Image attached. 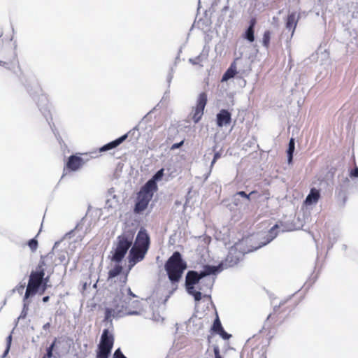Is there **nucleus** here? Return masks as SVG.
<instances>
[{
    "label": "nucleus",
    "mask_w": 358,
    "mask_h": 358,
    "mask_svg": "<svg viewBox=\"0 0 358 358\" xmlns=\"http://www.w3.org/2000/svg\"><path fill=\"white\" fill-rule=\"evenodd\" d=\"M35 89L36 92H39L41 91V88L37 84L35 85Z\"/></svg>",
    "instance_id": "de8ad7c7"
},
{
    "label": "nucleus",
    "mask_w": 358,
    "mask_h": 358,
    "mask_svg": "<svg viewBox=\"0 0 358 358\" xmlns=\"http://www.w3.org/2000/svg\"><path fill=\"white\" fill-rule=\"evenodd\" d=\"M278 224L273 226L268 232L266 236L264 238L265 241L262 242L260 245L255 247L254 249L243 250L245 241L236 243L233 247L229 249L227 258L223 264V269L228 267H231L237 264L241 260L245 253L256 250L257 249L268 244L273 241L277 236Z\"/></svg>",
    "instance_id": "7ed1b4c3"
},
{
    "label": "nucleus",
    "mask_w": 358,
    "mask_h": 358,
    "mask_svg": "<svg viewBox=\"0 0 358 358\" xmlns=\"http://www.w3.org/2000/svg\"><path fill=\"white\" fill-rule=\"evenodd\" d=\"M350 176L358 178V168L357 167H355L353 170L351 171Z\"/></svg>",
    "instance_id": "4c0bfd02"
},
{
    "label": "nucleus",
    "mask_w": 358,
    "mask_h": 358,
    "mask_svg": "<svg viewBox=\"0 0 358 358\" xmlns=\"http://www.w3.org/2000/svg\"><path fill=\"white\" fill-rule=\"evenodd\" d=\"M122 285L110 306L106 308L105 320H110L113 317H122L124 315H138L141 310V302L138 299L132 301L133 298H137L131 289L125 286L127 275L121 277Z\"/></svg>",
    "instance_id": "f03ea898"
},
{
    "label": "nucleus",
    "mask_w": 358,
    "mask_h": 358,
    "mask_svg": "<svg viewBox=\"0 0 358 358\" xmlns=\"http://www.w3.org/2000/svg\"><path fill=\"white\" fill-rule=\"evenodd\" d=\"M231 120V113L227 110L222 109L217 115V124L220 127L229 124Z\"/></svg>",
    "instance_id": "4468645a"
},
{
    "label": "nucleus",
    "mask_w": 358,
    "mask_h": 358,
    "mask_svg": "<svg viewBox=\"0 0 358 358\" xmlns=\"http://www.w3.org/2000/svg\"><path fill=\"white\" fill-rule=\"evenodd\" d=\"M217 160H215V159H213L212 162H211V164H210V169H212V167L213 166V165L215 164V163L216 162Z\"/></svg>",
    "instance_id": "09e8293b"
},
{
    "label": "nucleus",
    "mask_w": 358,
    "mask_h": 358,
    "mask_svg": "<svg viewBox=\"0 0 358 358\" xmlns=\"http://www.w3.org/2000/svg\"><path fill=\"white\" fill-rule=\"evenodd\" d=\"M27 315V311H25V310H22V312H21V313H20V316L18 317V318H17V319H18V320L24 319V318H25V317H26Z\"/></svg>",
    "instance_id": "79ce46f5"
},
{
    "label": "nucleus",
    "mask_w": 358,
    "mask_h": 358,
    "mask_svg": "<svg viewBox=\"0 0 358 358\" xmlns=\"http://www.w3.org/2000/svg\"><path fill=\"white\" fill-rule=\"evenodd\" d=\"M257 23V21H256V19L255 18H252L250 20V25H249V28H252L255 29V24Z\"/></svg>",
    "instance_id": "58836bf2"
},
{
    "label": "nucleus",
    "mask_w": 358,
    "mask_h": 358,
    "mask_svg": "<svg viewBox=\"0 0 358 358\" xmlns=\"http://www.w3.org/2000/svg\"><path fill=\"white\" fill-rule=\"evenodd\" d=\"M236 206H238L241 204L240 198L238 197V200H237V203H234Z\"/></svg>",
    "instance_id": "864d4df0"
},
{
    "label": "nucleus",
    "mask_w": 358,
    "mask_h": 358,
    "mask_svg": "<svg viewBox=\"0 0 358 358\" xmlns=\"http://www.w3.org/2000/svg\"><path fill=\"white\" fill-rule=\"evenodd\" d=\"M207 58V55L201 53L195 58H190L189 62L193 65H200L202 66L201 63L206 60Z\"/></svg>",
    "instance_id": "4be33fe9"
},
{
    "label": "nucleus",
    "mask_w": 358,
    "mask_h": 358,
    "mask_svg": "<svg viewBox=\"0 0 358 358\" xmlns=\"http://www.w3.org/2000/svg\"><path fill=\"white\" fill-rule=\"evenodd\" d=\"M50 322H47V323H45V324L43 326V329L44 330H46V329H49V328H50Z\"/></svg>",
    "instance_id": "a18cd8bd"
},
{
    "label": "nucleus",
    "mask_w": 358,
    "mask_h": 358,
    "mask_svg": "<svg viewBox=\"0 0 358 358\" xmlns=\"http://www.w3.org/2000/svg\"><path fill=\"white\" fill-rule=\"evenodd\" d=\"M270 40H271V32H270V31H266L264 33L263 38H262V44L265 48H268L269 43H270Z\"/></svg>",
    "instance_id": "bb28decb"
},
{
    "label": "nucleus",
    "mask_w": 358,
    "mask_h": 358,
    "mask_svg": "<svg viewBox=\"0 0 358 358\" xmlns=\"http://www.w3.org/2000/svg\"><path fill=\"white\" fill-rule=\"evenodd\" d=\"M220 156H221V154L219 152H217L215 153L213 159H215V160H217L220 157Z\"/></svg>",
    "instance_id": "c03bdc74"
},
{
    "label": "nucleus",
    "mask_w": 358,
    "mask_h": 358,
    "mask_svg": "<svg viewBox=\"0 0 358 358\" xmlns=\"http://www.w3.org/2000/svg\"><path fill=\"white\" fill-rule=\"evenodd\" d=\"M6 64V62H3V61H1V60H0V65H1V66H5Z\"/></svg>",
    "instance_id": "603ef678"
},
{
    "label": "nucleus",
    "mask_w": 358,
    "mask_h": 358,
    "mask_svg": "<svg viewBox=\"0 0 358 358\" xmlns=\"http://www.w3.org/2000/svg\"><path fill=\"white\" fill-rule=\"evenodd\" d=\"M223 271V264L217 266L205 265L199 271H189L185 277V287L187 292L192 295L196 301H199L202 297H210V290L215 282V277Z\"/></svg>",
    "instance_id": "f257e3e1"
},
{
    "label": "nucleus",
    "mask_w": 358,
    "mask_h": 358,
    "mask_svg": "<svg viewBox=\"0 0 358 358\" xmlns=\"http://www.w3.org/2000/svg\"><path fill=\"white\" fill-rule=\"evenodd\" d=\"M28 245L29 247L30 248L31 250V251H35L36 249H37V247H38V242L36 239L33 238V239H31L29 242H28Z\"/></svg>",
    "instance_id": "c756f323"
},
{
    "label": "nucleus",
    "mask_w": 358,
    "mask_h": 358,
    "mask_svg": "<svg viewBox=\"0 0 358 358\" xmlns=\"http://www.w3.org/2000/svg\"><path fill=\"white\" fill-rule=\"evenodd\" d=\"M228 9H229V6H224V7L223 8V9H222V11H226V10H227Z\"/></svg>",
    "instance_id": "3c124183"
},
{
    "label": "nucleus",
    "mask_w": 358,
    "mask_h": 358,
    "mask_svg": "<svg viewBox=\"0 0 358 358\" xmlns=\"http://www.w3.org/2000/svg\"><path fill=\"white\" fill-rule=\"evenodd\" d=\"M255 29L252 28H249L246 29L245 34H244V38L248 41L249 42L252 43L255 41Z\"/></svg>",
    "instance_id": "b1692460"
},
{
    "label": "nucleus",
    "mask_w": 358,
    "mask_h": 358,
    "mask_svg": "<svg viewBox=\"0 0 358 358\" xmlns=\"http://www.w3.org/2000/svg\"><path fill=\"white\" fill-rule=\"evenodd\" d=\"M157 189V183L150 179L145 184L143 187H142L140 192H142L145 194H150V195L152 196L154 192L156 191Z\"/></svg>",
    "instance_id": "aec40b11"
},
{
    "label": "nucleus",
    "mask_w": 358,
    "mask_h": 358,
    "mask_svg": "<svg viewBox=\"0 0 358 358\" xmlns=\"http://www.w3.org/2000/svg\"><path fill=\"white\" fill-rule=\"evenodd\" d=\"M127 138V134H124L121 137L117 138L116 140L111 141L100 148V152H105L113 148H116L119 145H120L123 141H124Z\"/></svg>",
    "instance_id": "a211bd4d"
},
{
    "label": "nucleus",
    "mask_w": 358,
    "mask_h": 358,
    "mask_svg": "<svg viewBox=\"0 0 358 358\" xmlns=\"http://www.w3.org/2000/svg\"><path fill=\"white\" fill-rule=\"evenodd\" d=\"M134 247L148 250L150 246V236L144 228H141L137 234Z\"/></svg>",
    "instance_id": "6e6552de"
},
{
    "label": "nucleus",
    "mask_w": 358,
    "mask_h": 358,
    "mask_svg": "<svg viewBox=\"0 0 358 358\" xmlns=\"http://www.w3.org/2000/svg\"><path fill=\"white\" fill-rule=\"evenodd\" d=\"M183 144V141H180V143H174L171 145V150H176L179 148Z\"/></svg>",
    "instance_id": "c9c22d12"
},
{
    "label": "nucleus",
    "mask_w": 358,
    "mask_h": 358,
    "mask_svg": "<svg viewBox=\"0 0 358 358\" xmlns=\"http://www.w3.org/2000/svg\"><path fill=\"white\" fill-rule=\"evenodd\" d=\"M150 194L139 192L137 196V201L135 205L134 211L139 213L146 209L150 201L152 199Z\"/></svg>",
    "instance_id": "1a4fd4ad"
},
{
    "label": "nucleus",
    "mask_w": 358,
    "mask_h": 358,
    "mask_svg": "<svg viewBox=\"0 0 358 358\" xmlns=\"http://www.w3.org/2000/svg\"><path fill=\"white\" fill-rule=\"evenodd\" d=\"M212 329L217 334H219L220 332L224 333V329L218 317L215 320Z\"/></svg>",
    "instance_id": "a878e982"
},
{
    "label": "nucleus",
    "mask_w": 358,
    "mask_h": 358,
    "mask_svg": "<svg viewBox=\"0 0 358 358\" xmlns=\"http://www.w3.org/2000/svg\"><path fill=\"white\" fill-rule=\"evenodd\" d=\"M320 198V190L315 187L311 188L309 194L307 195V196L304 201V204L307 206L315 205L317 203Z\"/></svg>",
    "instance_id": "f8f14e48"
},
{
    "label": "nucleus",
    "mask_w": 358,
    "mask_h": 358,
    "mask_svg": "<svg viewBox=\"0 0 358 358\" xmlns=\"http://www.w3.org/2000/svg\"><path fill=\"white\" fill-rule=\"evenodd\" d=\"M37 104L39 109L43 113V115L48 120V115L49 114V110H47L48 105V100L47 96L44 94L39 95Z\"/></svg>",
    "instance_id": "f3484780"
},
{
    "label": "nucleus",
    "mask_w": 358,
    "mask_h": 358,
    "mask_svg": "<svg viewBox=\"0 0 358 358\" xmlns=\"http://www.w3.org/2000/svg\"><path fill=\"white\" fill-rule=\"evenodd\" d=\"M299 17V14L296 12L291 13L287 17L285 27L287 29L291 31L292 35L295 31Z\"/></svg>",
    "instance_id": "ddd939ff"
},
{
    "label": "nucleus",
    "mask_w": 358,
    "mask_h": 358,
    "mask_svg": "<svg viewBox=\"0 0 358 358\" xmlns=\"http://www.w3.org/2000/svg\"><path fill=\"white\" fill-rule=\"evenodd\" d=\"M246 196V193L243 191H240L236 193L233 196V203H237V200H238V197L244 198Z\"/></svg>",
    "instance_id": "c85d7f7f"
},
{
    "label": "nucleus",
    "mask_w": 358,
    "mask_h": 358,
    "mask_svg": "<svg viewBox=\"0 0 358 358\" xmlns=\"http://www.w3.org/2000/svg\"><path fill=\"white\" fill-rule=\"evenodd\" d=\"M135 230L134 229L126 227L122 233L117 237L116 242L114 243L113 261L119 263L123 259L128 250L132 245Z\"/></svg>",
    "instance_id": "20e7f679"
},
{
    "label": "nucleus",
    "mask_w": 358,
    "mask_h": 358,
    "mask_svg": "<svg viewBox=\"0 0 358 358\" xmlns=\"http://www.w3.org/2000/svg\"><path fill=\"white\" fill-rule=\"evenodd\" d=\"M355 187L358 190V179L355 182Z\"/></svg>",
    "instance_id": "8fccbe9b"
},
{
    "label": "nucleus",
    "mask_w": 358,
    "mask_h": 358,
    "mask_svg": "<svg viewBox=\"0 0 358 358\" xmlns=\"http://www.w3.org/2000/svg\"><path fill=\"white\" fill-rule=\"evenodd\" d=\"M186 263L182 259L179 252H175L165 264V269L173 284L178 282L186 269Z\"/></svg>",
    "instance_id": "39448f33"
},
{
    "label": "nucleus",
    "mask_w": 358,
    "mask_h": 358,
    "mask_svg": "<svg viewBox=\"0 0 358 358\" xmlns=\"http://www.w3.org/2000/svg\"><path fill=\"white\" fill-rule=\"evenodd\" d=\"M83 164V159L80 157L72 155L69 158L66 167L71 171H77Z\"/></svg>",
    "instance_id": "2eb2a0df"
},
{
    "label": "nucleus",
    "mask_w": 358,
    "mask_h": 358,
    "mask_svg": "<svg viewBox=\"0 0 358 358\" xmlns=\"http://www.w3.org/2000/svg\"><path fill=\"white\" fill-rule=\"evenodd\" d=\"M164 169H161L160 170H159L152 177V178L151 179L152 180H154L155 182H157V181H159L160 180L163 176H164Z\"/></svg>",
    "instance_id": "cd10ccee"
},
{
    "label": "nucleus",
    "mask_w": 358,
    "mask_h": 358,
    "mask_svg": "<svg viewBox=\"0 0 358 358\" xmlns=\"http://www.w3.org/2000/svg\"><path fill=\"white\" fill-rule=\"evenodd\" d=\"M113 358H127L121 352L120 349H117L113 355Z\"/></svg>",
    "instance_id": "72a5a7b5"
},
{
    "label": "nucleus",
    "mask_w": 358,
    "mask_h": 358,
    "mask_svg": "<svg viewBox=\"0 0 358 358\" xmlns=\"http://www.w3.org/2000/svg\"><path fill=\"white\" fill-rule=\"evenodd\" d=\"M44 265V261H41L38 266V270L31 273L24 294V300H27L30 296L36 294L41 287L45 275V271L43 268Z\"/></svg>",
    "instance_id": "423d86ee"
},
{
    "label": "nucleus",
    "mask_w": 358,
    "mask_h": 358,
    "mask_svg": "<svg viewBox=\"0 0 358 358\" xmlns=\"http://www.w3.org/2000/svg\"><path fill=\"white\" fill-rule=\"evenodd\" d=\"M55 342H53L48 348L46 355L43 357L51 358L52 356V351L55 347Z\"/></svg>",
    "instance_id": "2f4dec72"
},
{
    "label": "nucleus",
    "mask_w": 358,
    "mask_h": 358,
    "mask_svg": "<svg viewBox=\"0 0 358 358\" xmlns=\"http://www.w3.org/2000/svg\"><path fill=\"white\" fill-rule=\"evenodd\" d=\"M213 352L215 354V358H222L220 354V349L218 347H215L213 349Z\"/></svg>",
    "instance_id": "f704fd0d"
},
{
    "label": "nucleus",
    "mask_w": 358,
    "mask_h": 358,
    "mask_svg": "<svg viewBox=\"0 0 358 358\" xmlns=\"http://www.w3.org/2000/svg\"><path fill=\"white\" fill-rule=\"evenodd\" d=\"M294 141L293 138H291L289 143V147L287 150V158L288 162L290 163L292 160L293 152L294 151Z\"/></svg>",
    "instance_id": "393cba45"
},
{
    "label": "nucleus",
    "mask_w": 358,
    "mask_h": 358,
    "mask_svg": "<svg viewBox=\"0 0 358 358\" xmlns=\"http://www.w3.org/2000/svg\"><path fill=\"white\" fill-rule=\"evenodd\" d=\"M147 252V250L132 246L129 255V262L130 265L134 266L136 263L143 260Z\"/></svg>",
    "instance_id": "9d476101"
},
{
    "label": "nucleus",
    "mask_w": 358,
    "mask_h": 358,
    "mask_svg": "<svg viewBox=\"0 0 358 358\" xmlns=\"http://www.w3.org/2000/svg\"><path fill=\"white\" fill-rule=\"evenodd\" d=\"M48 282H49V276H48L46 278L43 277V281L41 286L42 288V291H41V294H43L45 291V289L49 287V285L48 284Z\"/></svg>",
    "instance_id": "473e14b6"
},
{
    "label": "nucleus",
    "mask_w": 358,
    "mask_h": 358,
    "mask_svg": "<svg viewBox=\"0 0 358 358\" xmlns=\"http://www.w3.org/2000/svg\"><path fill=\"white\" fill-rule=\"evenodd\" d=\"M256 192L255 191H252L249 194H246V196H245L243 199H245L247 201H250V196L255 194Z\"/></svg>",
    "instance_id": "37998d69"
},
{
    "label": "nucleus",
    "mask_w": 358,
    "mask_h": 358,
    "mask_svg": "<svg viewBox=\"0 0 358 358\" xmlns=\"http://www.w3.org/2000/svg\"><path fill=\"white\" fill-rule=\"evenodd\" d=\"M43 358H46V357H43Z\"/></svg>",
    "instance_id": "5fc2aeb1"
},
{
    "label": "nucleus",
    "mask_w": 358,
    "mask_h": 358,
    "mask_svg": "<svg viewBox=\"0 0 358 358\" xmlns=\"http://www.w3.org/2000/svg\"><path fill=\"white\" fill-rule=\"evenodd\" d=\"M112 349L99 346L96 358H108Z\"/></svg>",
    "instance_id": "5701e85b"
},
{
    "label": "nucleus",
    "mask_w": 358,
    "mask_h": 358,
    "mask_svg": "<svg viewBox=\"0 0 358 358\" xmlns=\"http://www.w3.org/2000/svg\"><path fill=\"white\" fill-rule=\"evenodd\" d=\"M206 103V94L204 92L199 94L196 100V106L192 112V119L195 123L199 122V121L201 119Z\"/></svg>",
    "instance_id": "0eeeda50"
},
{
    "label": "nucleus",
    "mask_w": 358,
    "mask_h": 358,
    "mask_svg": "<svg viewBox=\"0 0 358 358\" xmlns=\"http://www.w3.org/2000/svg\"><path fill=\"white\" fill-rule=\"evenodd\" d=\"M122 271V267L120 265H116L114 268L108 271V280L112 281L113 279L120 274Z\"/></svg>",
    "instance_id": "412c9836"
},
{
    "label": "nucleus",
    "mask_w": 358,
    "mask_h": 358,
    "mask_svg": "<svg viewBox=\"0 0 358 358\" xmlns=\"http://www.w3.org/2000/svg\"><path fill=\"white\" fill-rule=\"evenodd\" d=\"M49 299H50V298H49V296H44V297L43 298V301L44 303H46V302H48V301H49Z\"/></svg>",
    "instance_id": "49530a36"
},
{
    "label": "nucleus",
    "mask_w": 358,
    "mask_h": 358,
    "mask_svg": "<svg viewBox=\"0 0 358 358\" xmlns=\"http://www.w3.org/2000/svg\"><path fill=\"white\" fill-rule=\"evenodd\" d=\"M114 192L115 191L113 188H111L108 190L107 199L106 201V208H115L118 205L119 200Z\"/></svg>",
    "instance_id": "dca6fc26"
},
{
    "label": "nucleus",
    "mask_w": 358,
    "mask_h": 358,
    "mask_svg": "<svg viewBox=\"0 0 358 358\" xmlns=\"http://www.w3.org/2000/svg\"><path fill=\"white\" fill-rule=\"evenodd\" d=\"M28 310H29V303H27L26 301V300H24V298L23 299V308H22V310H25L27 312H28Z\"/></svg>",
    "instance_id": "ea45409f"
},
{
    "label": "nucleus",
    "mask_w": 358,
    "mask_h": 358,
    "mask_svg": "<svg viewBox=\"0 0 358 358\" xmlns=\"http://www.w3.org/2000/svg\"><path fill=\"white\" fill-rule=\"evenodd\" d=\"M114 343V337L113 335L109 334L108 329H104L103 331L100 343L99 345V347L107 348L109 349H112Z\"/></svg>",
    "instance_id": "9b49d317"
},
{
    "label": "nucleus",
    "mask_w": 358,
    "mask_h": 358,
    "mask_svg": "<svg viewBox=\"0 0 358 358\" xmlns=\"http://www.w3.org/2000/svg\"><path fill=\"white\" fill-rule=\"evenodd\" d=\"M11 340H12V336L11 335H9L7 338V349L5 351V354L8 353V350H9V348H10V343H11Z\"/></svg>",
    "instance_id": "e433bc0d"
},
{
    "label": "nucleus",
    "mask_w": 358,
    "mask_h": 358,
    "mask_svg": "<svg viewBox=\"0 0 358 358\" xmlns=\"http://www.w3.org/2000/svg\"><path fill=\"white\" fill-rule=\"evenodd\" d=\"M218 334H220L224 339H228L231 336L229 334H228L224 331V333L220 332Z\"/></svg>",
    "instance_id": "a19ab883"
},
{
    "label": "nucleus",
    "mask_w": 358,
    "mask_h": 358,
    "mask_svg": "<svg viewBox=\"0 0 358 358\" xmlns=\"http://www.w3.org/2000/svg\"><path fill=\"white\" fill-rule=\"evenodd\" d=\"M237 73V66L236 62H234L231 64L229 69L226 71V72L222 76V82L227 81L228 80L234 78L235 75Z\"/></svg>",
    "instance_id": "6ab92c4d"
},
{
    "label": "nucleus",
    "mask_w": 358,
    "mask_h": 358,
    "mask_svg": "<svg viewBox=\"0 0 358 358\" xmlns=\"http://www.w3.org/2000/svg\"><path fill=\"white\" fill-rule=\"evenodd\" d=\"M25 287V282H20L18 285H17L13 289V292H17L20 294H22L24 289Z\"/></svg>",
    "instance_id": "7c9ffc66"
}]
</instances>
